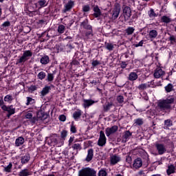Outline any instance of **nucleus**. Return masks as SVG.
<instances>
[{
	"instance_id": "f257e3e1",
	"label": "nucleus",
	"mask_w": 176,
	"mask_h": 176,
	"mask_svg": "<svg viewBox=\"0 0 176 176\" xmlns=\"http://www.w3.org/2000/svg\"><path fill=\"white\" fill-rule=\"evenodd\" d=\"M175 98L174 96H169L165 100H160L157 103L158 109L163 112H167L171 109V104H174Z\"/></svg>"
},
{
	"instance_id": "f03ea898",
	"label": "nucleus",
	"mask_w": 176,
	"mask_h": 176,
	"mask_svg": "<svg viewBox=\"0 0 176 176\" xmlns=\"http://www.w3.org/2000/svg\"><path fill=\"white\" fill-rule=\"evenodd\" d=\"M78 176H97V171L91 168H85L79 170Z\"/></svg>"
},
{
	"instance_id": "7ed1b4c3",
	"label": "nucleus",
	"mask_w": 176,
	"mask_h": 176,
	"mask_svg": "<svg viewBox=\"0 0 176 176\" xmlns=\"http://www.w3.org/2000/svg\"><path fill=\"white\" fill-rule=\"evenodd\" d=\"M32 57V52L30 50L24 51L23 56L19 57V58L16 61V64H24L25 61L30 60V58Z\"/></svg>"
},
{
	"instance_id": "20e7f679",
	"label": "nucleus",
	"mask_w": 176,
	"mask_h": 176,
	"mask_svg": "<svg viewBox=\"0 0 176 176\" xmlns=\"http://www.w3.org/2000/svg\"><path fill=\"white\" fill-rule=\"evenodd\" d=\"M155 148L157 155H164V153L167 152V146H166L163 143L156 142L155 144Z\"/></svg>"
},
{
	"instance_id": "39448f33",
	"label": "nucleus",
	"mask_w": 176,
	"mask_h": 176,
	"mask_svg": "<svg viewBox=\"0 0 176 176\" xmlns=\"http://www.w3.org/2000/svg\"><path fill=\"white\" fill-rule=\"evenodd\" d=\"M122 12L124 21H127L131 17V9L127 6H123Z\"/></svg>"
},
{
	"instance_id": "423d86ee",
	"label": "nucleus",
	"mask_w": 176,
	"mask_h": 176,
	"mask_svg": "<svg viewBox=\"0 0 176 176\" xmlns=\"http://www.w3.org/2000/svg\"><path fill=\"white\" fill-rule=\"evenodd\" d=\"M105 144H107V138L105 137V133L102 131H100L98 145L99 146H104Z\"/></svg>"
},
{
	"instance_id": "0eeeda50",
	"label": "nucleus",
	"mask_w": 176,
	"mask_h": 176,
	"mask_svg": "<svg viewBox=\"0 0 176 176\" xmlns=\"http://www.w3.org/2000/svg\"><path fill=\"white\" fill-rule=\"evenodd\" d=\"M75 3L72 0H69L67 3L64 5V9L62 10L63 13H67L70 12L71 9L74 8Z\"/></svg>"
},
{
	"instance_id": "6e6552de",
	"label": "nucleus",
	"mask_w": 176,
	"mask_h": 176,
	"mask_svg": "<svg viewBox=\"0 0 176 176\" xmlns=\"http://www.w3.org/2000/svg\"><path fill=\"white\" fill-rule=\"evenodd\" d=\"M121 160L120 156L116 154H112L110 155V163L112 166H115V164H118L119 162Z\"/></svg>"
},
{
	"instance_id": "1a4fd4ad",
	"label": "nucleus",
	"mask_w": 176,
	"mask_h": 176,
	"mask_svg": "<svg viewBox=\"0 0 176 176\" xmlns=\"http://www.w3.org/2000/svg\"><path fill=\"white\" fill-rule=\"evenodd\" d=\"M119 14H120V7L119 6H116L111 14L112 20H116V19L119 17Z\"/></svg>"
},
{
	"instance_id": "9d476101",
	"label": "nucleus",
	"mask_w": 176,
	"mask_h": 176,
	"mask_svg": "<svg viewBox=\"0 0 176 176\" xmlns=\"http://www.w3.org/2000/svg\"><path fill=\"white\" fill-rule=\"evenodd\" d=\"M166 72L162 69V68L158 67L154 72V78L156 79H160V78H163Z\"/></svg>"
},
{
	"instance_id": "9b49d317",
	"label": "nucleus",
	"mask_w": 176,
	"mask_h": 176,
	"mask_svg": "<svg viewBox=\"0 0 176 176\" xmlns=\"http://www.w3.org/2000/svg\"><path fill=\"white\" fill-rule=\"evenodd\" d=\"M141 167H142V160L140 157L136 158L133 164V170H138V168H141Z\"/></svg>"
},
{
	"instance_id": "f8f14e48",
	"label": "nucleus",
	"mask_w": 176,
	"mask_h": 176,
	"mask_svg": "<svg viewBox=\"0 0 176 176\" xmlns=\"http://www.w3.org/2000/svg\"><path fill=\"white\" fill-rule=\"evenodd\" d=\"M118 131V126L115 125L110 128H107L105 129V134L107 137H109L111 134H115Z\"/></svg>"
},
{
	"instance_id": "ddd939ff",
	"label": "nucleus",
	"mask_w": 176,
	"mask_h": 176,
	"mask_svg": "<svg viewBox=\"0 0 176 176\" xmlns=\"http://www.w3.org/2000/svg\"><path fill=\"white\" fill-rule=\"evenodd\" d=\"M58 135L57 134H54L50 137L48 140V144L50 146H56L57 145Z\"/></svg>"
},
{
	"instance_id": "4468645a",
	"label": "nucleus",
	"mask_w": 176,
	"mask_h": 176,
	"mask_svg": "<svg viewBox=\"0 0 176 176\" xmlns=\"http://www.w3.org/2000/svg\"><path fill=\"white\" fill-rule=\"evenodd\" d=\"M30 160H31V155H30V154H25L24 155H22L21 157V163L22 166L28 164V162H30Z\"/></svg>"
},
{
	"instance_id": "2eb2a0df",
	"label": "nucleus",
	"mask_w": 176,
	"mask_h": 176,
	"mask_svg": "<svg viewBox=\"0 0 176 176\" xmlns=\"http://www.w3.org/2000/svg\"><path fill=\"white\" fill-rule=\"evenodd\" d=\"M96 102H97V101H94L91 99H84L82 106L84 107V108H89V107H91V105H93L94 104H96Z\"/></svg>"
},
{
	"instance_id": "dca6fc26",
	"label": "nucleus",
	"mask_w": 176,
	"mask_h": 176,
	"mask_svg": "<svg viewBox=\"0 0 176 176\" xmlns=\"http://www.w3.org/2000/svg\"><path fill=\"white\" fill-rule=\"evenodd\" d=\"M94 151L92 148L88 150L87 155L85 158L86 162H91V160H93V156H94Z\"/></svg>"
},
{
	"instance_id": "f3484780",
	"label": "nucleus",
	"mask_w": 176,
	"mask_h": 176,
	"mask_svg": "<svg viewBox=\"0 0 176 176\" xmlns=\"http://www.w3.org/2000/svg\"><path fill=\"white\" fill-rule=\"evenodd\" d=\"M82 113H83V111H82L80 109H78L73 113V118L74 120L78 121L79 119H80V116H82Z\"/></svg>"
},
{
	"instance_id": "a211bd4d",
	"label": "nucleus",
	"mask_w": 176,
	"mask_h": 176,
	"mask_svg": "<svg viewBox=\"0 0 176 176\" xmlns=\"http://www.w3.org/2000/svg\"><path fill=\"white\" fill-rule=\"evenodd\" d=\"M50 86H45L43 88L42 91H41V97H45L47 94H49V91L51 90Z\"/></svg>"
},
{
	"instance_id": "6ab92c4d",
	"label": "nucleus",
	"mask_w": 176,
	"mask_h": 176,
	"mask_svg": "<svg viewBox=\"0 0 176 176\" xmlns=\"http://www.w3.org/2000/svg\"><path fill=\"white\" fill-rule=\"evenodd\" d=\"M19 176H30L32 175V173L30 172V170L28 168H24L21 170L18 174Z\"/></svg>"
},
{
	"instance_id": "aec40b11",
	"label": "nucleus",
	"mask_w": 176,
	"mask_h": 176,
	"mask_svg": "<svg viewBox=\"0 0 176 176\" xmlns=\"http://www.w3.org/2000/svg\"><path fill=\"white\" fill-rule=\"evenodd\" d=\"M94 17H96V19L100 17V16H101V10H100V8H98V6H95L94 7Z\"/></svg>"
},
{
	"instance_id": "412c9836",
	"label": "nucleus",
	"mask_w": 176,
	"mask_h": 176,
	"mask_svg": "<svg viewBox=\"0 0 176 176\" xmlns=\"http://www.w3.org/2000/svg\"><path fill=\"white\" fill-rule=\"evenodd\" d=\"M174 173H175V166L173 164L169 165L166 170L167 175H171V174H174Z\"/></svg>"
},
{
	"instance_id": "4be33fe9",
	"label": "nucleus",
	"mask_w": 176,
	"mask_h": 176,
	"mask_svg": "<svg viewBox=\"0 0 176 176\" xmlns=\"http://www.w3.org/2000/svg\"><path fill=\"white\" fill-rule=\"evenodd\" d=\"M24 138L19 137L15 140V146H21L24 144Z\"/></svg>"
},
{
	"instance_id": "5701e85b",
	"label": "nucleus",
	"mask_w": 176,
	"mask_h": 176,
	"mask_svg": "<svg viewBox=\"0 0 176 176\" xmlns=\"http://www.w3.org/2000/svg\"><path fill=\"white\" fill-rule=\"evenodd\" d=\"M50 62V60L49 59V56L45 55L43 56L41 60H40V63L43 65H46V64H49V63Z\"/></svg>"
},
{
	"instance_id": "b1692460",
	"label": "nucleus",
	"mask_w": 176,
	"mask_h": 176,
	"mask_svg": "<svg viewBox=\"0 0 176 176\" xmlns=\"http://www.w3.org/2000/svg\"><path fill=\"white\" fill-rule=\"evenodd\" d=\"M151 83H152V82H148L147 83L141 84L138 86V89H139V90H145L146 89L151 87Z\"/></svg>"
},
{
	"instance_id": "393cba45",
	"label": "nucleus",
	"mask_w": 176,
	"mask_h": 176,
	"mask_svg": "<svg viewBox=\"0 0 176 176\" xmlns=\"http://www.w3.org/2000/svg\"><path fill=\"white\" fill-rule=\"evenodd\" d=\"M81 27H83L85 30H91L92 27L91 25H89V21L87 20H85L82 21L80 24Z\"/></svg>"
},
{
	"instance_id": "a878e982",
	"label": "nucleus",
	"mask_w": 176,
	"mask_h": 176,
	"mask_svg": "<svg viewBox=\"0 0 176 176\" xmlns=\"http://www.w3.org/2000/svg\"><path fill=\"white\" fill-rule=\"evenodd\" d=\"M12 168H13V164L10 162L8 166H3V171L5 173H12Z\"/></svg>"
},
{
	"instance_id": "bb28decb",
	"label": "nucleus",
	"mask_w": 176,
	"mask_h": 176,
	"mask_svg": "<svg viewBox=\"0 0 176 176\" xmlns=\"http://www.w3.org/2000/svg\"><path fill=\"white\" fill-rule=\"evenodd\" d=\"M173 126V121L171 120H166L164 121V129L167 130V129H170Z\"/></svg>"
},
{
	"instance_id": "cd10ccee",
	"label": "nucleus",
	"mask_w": 176,
	"mask_h": 176,
	"mask_svg": "<svg viewBox=\"0 0 176 176\" xmlns=\"http://www.w3.org/2000/svg\"><path fill=\"white\" fill-rule=\"evenodd\" d=\"M138 79V75L135 72H131L129 75V80H137Z\"/></svg>"
},
{
	"instance_id": "c85d7f7f",
	"label": "nucleus",
	"mask_w": 176,
	"mask_h": 176,
	"mask_svg": "<svg viewBox=\"0 0 176 176\" xmlns=\"http://www.w3.org/2000/svg\"><path fill=\"white\" fill-rule=\"evenodd\" d=\"M164 89L167 93H171V91H174V85H173L171 83H169L164 87Z\"/></svg>"
},
{
	"instance_id": "c756f323",
	"label": "nucleus",
	"mask_w": 176,
	"mask_h": 176,
	"mask_svg": "<svg viewBox=\"0 0 176 176\" xmlns=\"http://www.w3.org/2000/svg\"><path fill=\"white\" fill-rule=\"evenodd\" d=\"M149 38L151 39H155L157 36V31L155 30H152L148 33Z\"/></svg>"
},
{
	"instance_id": "7c9ffc66",
	"label": "nucleus",
	"mask_w": 176,
	"mask_h": 176,
	"mask_svg": "<svg viewBox=\"0 0 176 176\" xmlns=\"http://www.w3.org/2000/svg\"><path fill=\"white\" fill-rule=\"evenodd\" d=\"M113 107V102H107L106 104L103 106V109L104 112H108L111 108Z\"/></svg>"
},
{
	"instance_id": "2f4dec72",
	"label": "nucleus",
	"mask_w": 176,
	"mask_h": 176,
	"mask_svg": "<svg viewBox=\"0 0 176 176\" xmlns=\"http://www.w3.org/2000/svg\"><path fill=\"white\" fill-rule=\"evenodd\" d=\"M148 15L150 19H155V17H157V14H155V10L152 8L148 11Z\"/></svg>"
},
{
	"instance_id": "473e14b6",
	"label": "nucleus",
	"mask_w": 176,
	"mask_h": 176,
	"mask_svg": "<svg viewBox=\"0 0 176 176\" xmlns=\"http://www.w3.org/2000/svg\"><path fill=\"white\" fill-rule=\"evenodd\" d=\"M72 148L74 151H76L75 155L78 153V151H80L82 149V146H80V144L76 143L72 146Z\"/></svg>"
},
{
	"instance_id": "72a5a7b5",
	"label": "nucleus",
	"mask_w": 176,
	"mask_h": 176,
	"mask_svg": "<svg viewBox=\"0 0 176 176\" xmlns=\"http://www.w3.org/2000/svg\"><path fill=\"white\" fill-rule=\"evenodd\" d=\"M134 31H135V29L133 27H129L125 30L126 35H133Z\"/></svg>"
},
{
	"instance_id": "f704fd0d",
	"label": "nucleus",
	"mask_w": 176,
	"mask_h": 176,
	"mask_svg": "<svg viewBox=\"0 0 176 176\" xmlns=\"http://www.w3.org/2000/svg\"><path fill=\"white\" fill-rule=\"evenodd\" d=\"M37 78L40 80H43L46 78V73L45 72H40L37 75Z\"/></svg>"
},
{
	"instance_id": "c9c22d12",
	"label": "nucleus",
	"mask_w": 176,
	"mask_h": 176,
	"mask_svg": "<svg viewBox=\"0 0 176 176\" xmlns=\"http://www.w3.org/2000/svg\"><path fill=\"white\" fill-rule=\"evenodd\" d=\"M104 45L105 48L107 49V50H109V52H112L115 47L113 44L109 43H105Z\"/></svg>"
},
{
	"instance_id": "e433bc0d",
	"label": "nucleus",
	"mask_w": 176,
	"mask_h": 176,
	"mask_svg": "<svg viewBox=\"0 0 176 176\" xmlns=\"http://www.w3.org/2000/svg\"><path fill=\"white\" fill-rule=\"evenodd\" d=\"M4 101L5 102H9L10 104V102L13 101V96L12 95H6L4 97Z\"/></svg>"
},
{
	"instance_id": "4c0bfd02",
	"label": "nucleus",
	"mask_w": 176,
	"mask_h": 176,
	"mask_svg": "<svg viewBox=\"0 0 176 176\" xmlns=\"http://www.w3.org/2000/svg\"><path fill=\"white\" fill-rule=\"evenodd\" d=\"M134 122V126H142V124H144V121L141 118H138Z\"/></svg>"
},
{
	"instance_id": "58836bf2",
	"label": "nucleus",
	"mask_w": 176,
	"mask_h": 176,
	"mask_svg": "<svg viewBox=\"0 0 176 176\" xmlns=\"http://www.w3.org/2000/svg\"><path fill=\"white\" fill-rule=\"evenodd\" d=\"M161 20L163 23H170L171 22V19H170L168 16H162L161 18Z\"/></svg>"
},
{
	"instance_id": "ea45409f",
	"label": "nucleus",
	"mask_w": 176,
	"mask_h": 176,
	"mask_svg": "<svg viewBox=\"0 0 176 176\" xmlns=\"http://www.w3.org/2000/svg\"><path fill=\"white\" fill-rule=\"evenodd\" d=\"M7 112H8V113H10L11 115H14V113H16V109L13 108V106L11 105L8 107Z\"/></svg>"
},
{
	"instance_id": "a19ab883",
	"label": "nucleus",
	"mask_w": 176,
	"mask_h": 176,
	"mask_svg": "<svg viewBox=\"0 0 176 176\" xmlns=\"http://www.w3.org/2000/svg\"><path fill=\"white\" fill-rule=\"evenodd\" d=\"M65 31V26L63 25H59L58 27V32L59 34H64V32Z\"/></svg>"
},
{
	"instance_id": "79ce46f5",
	"label": "nucleus",
	"mask_w": 176,
	"mask_h": 176,
	"mask_svg": "<svg viewBox=\"0 0 176 176\" xmlns=\"http://www.w3.org/2000/svg\"><path fill=\"white\" fill-rule=\"evenodd\" d=\"M56 145L58 146H63L64 145V140L63 138H58V136Z\"/></svg>"
},
{
	"instance_id": "37998d69",
	"label": "nucleus",
	"mask_w": 176,
	"mask_h": 176,
	"mask_svg": "<svg viewBox=\"0 0 176 176\" xmlns=\"http://www.w3.org/2000/svg\"><path fill=\"white\" fill-rule=\"evenodd\" d=\"M98 176H107L108 175V173H107V170H105V169H101L100 170H99Z\"/></svg>"
},
{
	"instance_id": "c03bdc74",
	"label": "nucleus",
	"mask_w": 176,
	"mask_h": 176,
	"mask_svg": "<svg viewBox=\"0 0 176 176\" xmlns=\"http://www.w3.org/2000/svg\"><path fill=\"white\" fill-rule=\"evenodd\" d=\"M93 28L91 30H89V32H87L85 34V36H87V38H93Z\"/></svg>"
},
{
	"instance_id": "a18cd8bd",
	"label": "nucleus",
	"mask_w": 176,
	"mask_h": 176,
	"mask_svg": "<svg viewBox=\"0 0 176 176\" xmlns=\"http://www.w3.org/2000/svg\"><path fill=\"white\" fill-rule=\"evenodd\" d=\"M117 101L119 104H123V102H124V98L123 96H118L117 97Z\"/></svg>"
},
{
	"instance_id": "49530a36",
	"label": "nucleus",
	"mask_w": 176,
	"mask_h": 176,
	"mask_svg": "<svg viewBox=\"0 0 176 176\" xmlns=\"http://www.w3.org/2000/svg\"><path fill=\"white\" fill-rule=\"evenodd\" d=\"M38 4L41 8H45V6H47V3H46V0H40L38 1Z\"/></svg>"
},
{
	"instance_id": "de8ad7c7",
	"label": "nucleus",
	"mask_w": 176,
	"mask_h": 176,
	"mask_svg": "<svg viewBox=\"0 0 176 176\" xmlns=\"http://www.w3.org/2000/svg\"><path fill=\"white\" fill-rule=\"evenodd\" d=\"M47 79L48 82H53V80L54 79V76H53V74L50 73L47 74Z\"/></svg>"
},
{
	"instance_id": "09e8293b",
	"label": "nucleus",
	"mask_w": 176,
	"mask_h": 176,
	"mask_svg": "<svg viewBox=\"0 0 176 176\" xmlns=\"http://www.w3.org/2000/svg\"><path fill=\"white\" fill-rule=\"evenodd\" d=\"M67 135H68V132L65 130L62 131L61 132V138L63 140H65V138H67Z\"/></svg>"
},
{
	"instance_id": "8fccbe9b",
	"label": "nucleus",
	"mask_w": 176,
	"mask_h": 176,
	"mask_svg": "<svg viewBox=\"0 0 176 176\" xmlns=\"http://www.w3.org/2000/svg\"><path fill=\"white\" fill-rule=\"evenodd\" d=\"M33 103H34V99H32V98L28 97L26 105H31V104H33Z\"/></svg>"
},
{
	"instance_id": "3c124183",
	"label": "nucleus",
	"mask_w": 176,
	"mask_h": 176,
	"mask_svg": "<svg viewBox=\"0 0 176 176\" xmlns=\"http://www.w3.org/2000/svg\"><path fill=\"white\" fill-rule=\"evenodd\" d=\"M82 12H90V6H84L82 7Z\"/></svg>"
},
{
	"instance_id": "603ef678",
	"label": "nucleus",
	"mask_w": 176,
	"mask_h": 176,
	"mask_svg": "<svg viewBox=\"0 0 176 176\" xmlns=\"http://www.w3.org/2000/svg\"><path fill=\"white\" fill-rule=\"evenodd\" d=\"M1 27L3 28H6V27H10V21H6L2 25Z\"/></svg>"
},
{
	"instance_id": "864d4df0",
	"label": "nucleus",
	"mask_w": 176,
	"mask_h": 176,
	"mask_svg": "<svg viewBox=\"0 0 176 176\" xmlns=\"http://www.w3.org/2000/svg\"><path fill=\"white\" fill-rule=\"evenodd\" d=\"M124 137V138H125L126 140H129V138H130V137H131V133H130L129 131H127L125 133Z\"/></svg>"
},
{
	"instance_id": "5fc2aeb1",
	"label": "nucleus",
	"mask_w": 176,
	"mask_h": 176,
	"mask_svg": "<svg viewBox=\"0 0 176 176\" xmlns=\"http://www.w3.org/2000/svg\"><path fill=\"white\" fill-rule=\"evenodd\" d=\"M59 120H60V122H65V120H67V117L65 115H60L59 116Z\"/></svg>"
},
{
	"instance_id": "6e6d98bb",
	"label": "nucleus",
	"mask_w": 176,
	"mask_h": 176,
	"mask_svg": "<svg viewBox=\"0 0 176 176\" xmlns=\"http://www.w3.org/2000/svg\"><path fill=\"white\" fill-rule=\"evenodd\" d=\"M91 64L93 67H97V65H100V61L95 60L92 61Z\"/></svg>"
},
{
	"instance_id": "4d7b16f0",
	"label": "nucleus",
	"mask_w": 176,
	"mask_h": 176,
	"mask_svg": "<svg viewBox=\"0 0 176 176\" xmlns=\"http://www.w3.org/2000/svg\"><path fill=\"white\" fill-rule=\"evenodd\" d=\"M144 45V41H140L138 43L134 44L135 47H140Z\"/></svg>"
},
{
	"instance_id": "13d9d810",
	"label": "nucleus",
	"mask_w": 176,
	"mask_h": 176,
	"mask_svg": "<svg viewBox=\"0 0 176 176\" xmlns=\"http://www.w3.org/2000/svg\"><path fill=\"white\" fill-rule=\"evenodd\" d=\"M70 131L74 133H76V127L74 124L71 125Z\"/></svg>"
},
{
	"instance_id": "bf43d9fd",
	"label": "nucleus",
	"mask_w": 176,
	"mask_h": 176,
	"mask_svg": "<svg viewBox=\"0 0 176 176\" xmlns=\"http://www.w3.org/2000/svg\"><path fill=\"white\" fill-rule=\"evenodd\" d=\"M35 90H36V86L35 85H31L29 87V91H35Z\"/></svg>"
},
{
	"instance_id": "052dcab7",
	"label": "nucleus",
	"mask_w": 176,
	"mask_h": 176,
	"mask_svg": "<svg viewBox=\"0 0 176 176\" xmlns=\"http://www.w3.org/2000/svg\"><path fill=\"white\" fill-rule=\"evenodd\" d=\"M138 176H146V174H145V171L144 170H140L138 173Z\"/></svg>"
},
{
	"instance_id": "680f3d73",
	"label": "nucleus",
	"mask_w": 176,
	"mask_h": 176,
	"mask_svg": "<svg viewBox=\"0 0 176 176\" xmlns=\"http://www.w3.org/2000/svg\"><path fill=\"white\" fill-rule=\"evenodd\" d=\"M169 41H170L171 43H175V41H176L175 36H170L169 37Z\"/></svg>"
},
{
	"instance_id": "e2e57ef3",
	"label": "nucleus",
	"mask_w": 176,
	"mask_h": 176,
	"mask_svg": "<svg viewBox=\"0 0 176 176\" xmlns=\"http://www.w3.org/2000/svg\"><path fill=\"white\" fill-rule=\"evenodd\" d=\"M25 118L26 119H32V113H28L25 115Z\"/></svg>"
},
{
	"instance_id": "0e129e2a",
	"label": "nucleus",
	"mask_w": 176,
	"mask_h": 176,
	"mask_svg": "<svg viewBox=\"0 0 176 176\" xmlns=\"http://www.w3.org/2000/svg\"><path fill=\"white\" fill-rule=\"evenodd\" d=\"M120 67H121V68L124 69V68H126V67H127V63H126V62H122L120 63Z\"/></svg>"
},
{
	"instance_id": "69168bd1",
	"label": "nucleus",
	"mask_w": 176,
	"mask_h": 176,
	"mask_svg": "<svg viewBox=\"0 0 176 176\" xmlns=\"http://www.w3.org/2000/svg\"><path fill=\"white\" fill-rule=\"evenodd\" d=\"M1 109H3V111H6V112H8V109H9V107H8L5 104H3L1 106Z\"/></svg>"
},
{
	"instance_id": "338daca9",
	"label": "nucleus",
	"mask_w": 176,
	"mask_h": 176,
	"mask_svg": "<svg viewBox=\"0 0 176 176\" xmlns=\"http://www.w3.org/2000/svg\"><path fill=\"white\" fill-rule=\"evenodd\" d=\"M98 82H100V80L97 79V80H94L91 81V83L92 85H97V83H98Z\"/></svg>"
},
{
	"instance_id": "774afa93",
	"label": "nucleus",
	"mask_w": 176,
	"mask_h": 176,
	"mask_svg": "<svg viewBox=\"0 0 176 176\" xmlns=\"http://www.w3.org/2000/svg\"><path fill=\"white\" fill-rule=\"evenodd\" d=\"M74 142V137H70L69 140V146H71V143Z\"/></svg>"
}]
</instances>
